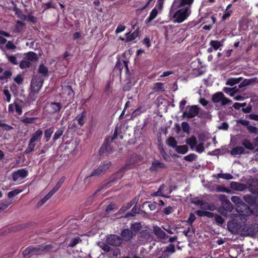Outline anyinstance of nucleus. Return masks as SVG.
<instances>
[{
    "instance_id": "f257e3e1",
    "label": "nucleus",
    "mask_w": 258,
    "mask_h": 258,
    "mask_svg": "<svg viewBox=\"0 0 258 258\" xmlns=\"http://www.w3.org/2000/svg\"><path fill=\"white\" fill-rule=\"evenodd\" d=\"M42 135L43 131L41 128L37 130L31 135L28 146L25 150L26 153H30L34 150L36 146V143L41 141Z\"/></svg>"
},
{
    "instance_id": "f03ea898",
    "label": "nucleus",
    "mask_w": 258,
    "mask_h": 258,
    "mask_svg": "<svg viewBox=\"0 0 258 258\" xmlns=\"http://www.w3.org/2000/svg\"><path fill=\"white\" fill-rule=\"evenodd\" d=\"M179 8L173 16V18L175 19L174 21L178 23L184 21L191 14V11H189V9Z\"/></svg>"
},
{
    "instance_id": "7ed1b4c3",
    "label": "nucleus",
    "mask_w": 258,
    "mask_h": 258,
    "mask_svg": "<svg viewBox=\"0 0 258 258\" xmlns=\"http://www.w3.org/2000/svg\"><path fill=\"white\" fill-rule=\"evenodd\" d=\"M44 82V79L42 76H34L31 83V89L32 93H34L33 95L39 93L41 89Z\"/></svg>"
},
{
    "instance_id": "20e7f679",
    "label": "nucleus",
    "mask_w": 258,
    "mask_h": 258,
    "mask_svg": "<svg viewBox=\"0 0 258 258\" xmlns=\"http://www.w3.org/2000/svg\"><path fill=\"white\" fill-rule=\"evenodd\" d=\"M65 180V177H62L57 182L55 186L50 191L38 204V207L42 206L46 201H47L61 186Z\"/></svg>"
},
{
    "instance_id": "39448f33",
    "label": "nucleus",
    "mask_w": 258,
    "mask_h": 258,
    "mask_svg": "<svg viewBox=\"0 0 258 258\" xmlns=\"http://www.w3.org/2000/svg\"><path fill=\"white\" fill-rule=\"evenodd\" d=\"M214 103L221 102V105L225 106L232 103V101L226 98L222 92H218L214 94L211 99Z\"/></svg>"
},
{
    "instance_id": "423d86ee",
    "label": "nucleus",
    "mask_w": 258,
    "mask_h": 258,
    "mask_svg": "<svg viewBox=\"0 0 258 258\" xmlns=\"http://www.w3.org/2000/svg\"><path fill=\"white\" fill-rule=\"evenodd\" d=\"M231 200L232 202L238 205L236 207V211L240 215H245V212H246L248 209L247 205L245 204L239 197L232 196Z\"/></svg>"
},
{
    "instance_id": "0eeeda50",
    "label": "nucleus",
    "mask_w": 258,
    "mask_h": 258,
    "mask_svg": "<svg viewBox=\"0 0 258 258\" xmlns=\"http://www.w3.org/2000/svg\"><path fill=\"white\" fill-rule=\"evenodd\" d=\"M111 142L108 139H105L103 143L99 150L100 156H107L113 152V147L111 146Z\"/></svg>"
},
{
    "instance_id": "6e6552de",
    "label": "nucleus",
    "mask_w": 258,
    "mask_h": 258,
    "mask_svg": "<svg viewBox=\"0 0 258 258\" xmlns=\"http://www.w3.org/2000/svg\"><path fill=\"white\" fill-rule=\"evenodd\" d=\"M110 164L109 162L104 163L100 165L98 168L93 170L91 174L87 177L99 176L102 174L105 173L110 168Z\"/></svg>"
},
{
    "instance_id": "1a4fd4ad",
    "label": "nucleus",
    "mask_w": 258,
    "mask_h": 258,
    "mask_svg": "<svg viewBox=\"0 0 258 258\" xmlns=\"http://www.w3.org/2000/svg\"><path fill=\"white\" fill-rule=\"evenodd\" d=\"M227 228L233 234H236L241 231L242 226L235 219L232 220L227 223Z\"/></svg>"
},
{
    "instance_id": "9d476101",
    "label": "nucleus",
    "mask_w": 258,
    "mask_h": 258,
    "mask_svg": "<svg viewBox=\"0 0 258 258\" xmlns=\"http://www.w3.org/2000/svg\"><path fill=\"white\" fill-rule=\"evenodd\" d=\"M122 242V238L115 234H111L106 237V242L112 246H119Z\"/></svg>"
},
{
    "instance_id": "9b49d317",
    "label": "nucleus",
    "mask_w": 258,
    "mask_h": 258,
    "mask_svg": "<svg viewBox=\"0 0 258 258\" xmlns=\"http://www.w3.org/2000/svg\"><path fill=\"white\" fill-rule=\"evenodd\" d=\"M27 175L28 172L27 170L24 169H19L13 173V180L14 181L20 182Z\"/></svg>"
},
{
    "instance_id": "f8f14e48",
    "label": "nucleus",
    "mask_w": 258,
    "mask_h": 258,
    "mask_svg": "<svg viewBox=\"0 0 258 258\" xmlns=\"http://www.w3.org/2000/svg\"><path fill=\"white\" fill-rule=\"evenodd\" d=\"M233 206L230 201L228 200H225L222 201L221 207L219 209L218 211L223 215L226 216V214L224 211L227 212H231L233 210Z\"/></svg>"
},
{
    "instance_id": "ddd939ff",
    "label": "nucleus",
    "mask_w": 258,
    "mask_h": 258,
    "mask_svg": "<svg viewBox=\"0 0 258 258\" xmlns=\"http://www.w3.org/2000/svg\"><path fill=\"white\" fill-rule=\"evenodd\" d=\"M123 67L125 68L126 72H129L128 68V62L126 60H121L120 59H118L116 63L115 67L114 68V71H118V72L120 74L121 71L122 69L123 68Z\"/></svg>"
},
{
    "instance_id": "4468645a",
    "label": "nucleus",
    "mask_w": 258,
    "mask_h": 258,
    "mask_svg": "<svg viewBox=\"0 0 258 258\" xmlns=\"http://www.w3.org/2000/svg\"><path fill=\"white\" fill-rule=\"evenodd\" d=\"M153 232L155 235L161 239H165L168 237V236L166 235L164 231L161 228L157 226L153 227Z\"/></svg>"
},
{
    "instance_id": "2eb2a0df",
    "label": "nucleus",
    "mask_w": 258,
    "mask_h": 258,
    "mask_svg": "<svg viewBox=\"0 0 258 258\" xmlns=\"http://www.w3.org/2000/svg\"><path fill=\"white\" fill-rule=\"evenodd\" d=\"M50 247V245L45 244L38 245L36 247L31 246V248L33 249H32V254H39L40 252L46 249H49Z\"/></svg>"
},
{
    "instance_id": "dca6fc26",
    "label": "nucleus",
    "mask_w": 258,
    "mask_h": 258,
    "mask_svg": "<svg viewBox=\"0 0 258 258\" xmlns=\"http://www.w3.org/2000/svg\"><path fill=\"white\" fill-rule=\"evenodd\" d=\"M122 240L128 241H130L134 236V233L128 229H124L122 230L121 233Z\"/></svg>"
},
{
    "instance_id": "f3484780",
    "label": "nucleus",
    "mask_w": 258,
    "mask_h": 258,
    "mask_svg": "<svg viewBox=\"0 0 258 258\" xmlns=\"http://www.w3.org/2000/svg\"><path fill=\"white\" fill-rule=\"evenodd\" d=\"M87 111L84 109L81 114H78L75 118V120L77 121L78 124L81 126H83L86 122Z\"/></svg>"
},
{
    "instance_id": "a211bd4d",
    "label": "nucleus",
    "mask_w": 258,
    "mask_h": 258,
    "mask_svg": "<svg viewBox=\"0 0 258 258\" xmlns=\"http://www.w3.org/2000/svg\"><path fill=\"white\" fill-rule=\"evenodd\" d=\"M165 187L166 186L164 184L161 185L158 190L153 194V196L164 197L167 198H170V197L168 196V194H167V192L168 190L165 189Z\"/></svg>"
},
{
    "instance_id": "6ab92c4d",
    "label": "nucleus",
    "mask_w": 258,
    "mask_h": 258,
    "mask_svg": "<svg viewBox=\"0 0 258 258\" xmlns=\"http://www.w3.org/2000/svg\"><path fill=\"white\" fill-rule=\"evenodd\" d=\"M248 189L252 193H258V179L250 180L249 182Z\"/></svg>"
},
{
    "instance_id": "aec40b11",
    "label": "nucleus",
    "mask_w": 258,
    "mask_h": 258,
    "mask_svg": "<svg viewBox=\"0 0 258 258\" xmlns=\"http://www.w3.org/2000/svg\"><path fill=\"white\" fill-rule=\"evenodd\" d=\"M199 107L197 105H192L189 107L188 111V119L195 117L199 113Z\"/></svg>"
},
{
    "instance_id": "412c9836",
    "label": "nucleus",
    "mask_w": 258,
    "mask_h": 258,
    "mask_svg": "<svg viewBox=\"0 0 258 258\" xmlns=\"http://www.w3.org/2000/svg\"><path fill=\"white\" fill-rule=\"evenodd\" d=\"M139 28L138 27L137 30L134 31L133 33H131L130 32H128L125 33V35L126 36L125 42H128L131 41L135 40L139 35Z\"/></svg>"
},
{
    "instance_id": "4be33fe9",
    "label": "nucleus",
    "mask_w": 258,
    "mask_h": 258,
    "mask_svg": "<svg viewBox=\"0 0 258 258\" xmlns=\"http://www.w3.org/2000/svg\"><path fill=\"white\" fill-rule=\"evenodd\" d=\"M194 2V0H180L178 7L189 9V11H191V6Z\"/></svg>"
},
{
    "instance_id": "5701e85b",
    "label": "nucleus",
    "mask_w": 258,
    "mask_h": 258,
    "mask_svg": "<svg viewBox=\"0 0 258 258\" xmlns=\"http://www.w3.org/2000/svg\"><path fill=\"white\" fill-rule=\"evenodd\" d=\"M230 186L233 189L238 191L244 190L246 188V186L244 184L234 181L231 183Z\"/></svg>"
},
{
    "instance_id": "b1692460",
    "label": "nucleus",
    "mask_w": 258,
    "mask_h": 258,
    "mask_svg": "<svg viewBox=\"0 0 258 258\" xmlns=\"http://www.w3.org/2000/svg\"><path fill=\"white\" fill-rule=\"evenodd\" d=\"M54 131L53 127H49L44 131V140L45 142H48L52 136V134Z\"/></svg>"
},
{
    "instance_id": "393cba45",
    "label": "nucleus",
    "mask_w": 258,
    "mask_h": 258,
    "mask_svg": "<svg viewBox=\"0 0 258 258\" xmlns=\"http://www.w3.org/2000/svg\"><path fill=\"white\" fill-rule=\"evenodd\" d=\"M25 58L31 63L37 61L38 59L37 54L33 51H30L27 53Z\"/></svg>"
},
{
    "instance_id": "a878e982",
    "label": "nucleus",
    "mask_w": 258,
    "mask_h": 258,
    "mask_svg": "<svg viewBox=\"0 0 258 258\" xmlns=\"http://www.w3.org/2000/svg\"><path fill=\"white\" fill-rule=\"evenodd\" d=\"M50 107L53 113L59 112L62 107L61 103L59 102H51L50 103Z\"/></svg>"
},
{
    "instance_id": "bb28decb",
    "label": "nucleus",
    "mask_w": 258,
    "mask_h": 258,
    "mask_svg": "<svg viewBox=\"0 0 258 258\" xmlns=\"http://www.w3.org/2000/svg\"><path fill=\"white\" fill-rule=\"evenodd\" d=\"M64 131V127L61 126L60 128H58L56 131L55 132L52 140L53 142L54 143L63 134V132Z\"/></svg>"
},
{
    "instance_id": "cd10ccee",
    "label": "nucleus",
    "mask_w": 258,
    "mask_h": 258,
    "mask_svg": "<svg viewBox=\"0 0 258 258\" xmlns=\"http://www.w3.org/2000/svg\"><path fill=\"white\" fill-rule=\"evenodd\" d=\"M256 78H251V79H245L243 81L238 85L239 88H242L243 87L249 86L251 85L252 83L255 82Z\"/></svg>"
},
{
    "instance_id": "c85d7f7f",
    "label": "nucleus",
    "mask_w": 258,
    "mask_h": 258,
    "mask_svg": "<svg viewBox=\"0 0 258 258\" xmlns=\"http://www.w3.org/2000/svg\"><path fill=\"white\" fill-rule=\"evenodd\" d=\"M152 165L150 167V169L152 171H158L161 168L165 167L163 162H152Z\"/></svg>"
},
{
    "instance_id": "c756f323",
    "label": "nucleus",
    "mask_w": 258,
    "mask_h": 258,
    "mask_svg": "<svg viewBox=\"0 0 258 258\" xmlns=\"http://www.w3.org/2000/svg\"><path fill=\"white\" fill-rule=\"evenodd\" d=\"M244 151V149L243 147L237 146L233 148L231 151V154L232 155H237L242 154Z\"/></svg>"
},
{
    "instance_id": "7c9ffc66",
    "label": "nucleus",
    "mask_w": 258,
    "mask_h": 258,
    "mask_svg": "<svg viewBox=\"0 0 258 258\" xmlns=\"http://www.w3.org/2000/svg\"><path fill=\"white\" fill-rule=\"evenodd\" d=\"M153 90L155 92H164V84L161 82H157L154 84Z\"/></svg>"
},
{
    "instance_id": "2f4dec72",
    "label": "nucleus",
    "mask_w": 258,
    "mask_h": 258,
    "mask_svg": "<svg viewBox=\"0 0 258 258\" xmlns=\"http://www.w3.org/2000/svg\"><path fill=\"white\" fill-rule=\"evenodd\" d=\"M241 78H231L228 79L226 84L230 86H233L235 84H238L241 80Z\"/></svg>"
},
{
    "instance_id": "473e14b6",
    "label": "nucleus",
    "mask_w": 258,
    "mask_h": 258,
    "mask_svg": "<svg viewBox=\"0 0 258 258\" xmlns=\"http://www.w3.org/2000/svg\"><path fill=\"white\" fill-rule=\"evenodd\" d=\"M32 65V63L29 62L26 58L24 57V59L20 61L19 67L22 69H25L30 68Z\"/></svg>"
},
{
    "instance_id": "72a5a7b5",
    "label": "nucleus",
    "mask_w": 258,
    "mask_h": 258,
    "mask_svg": "<svg viewBox=\"0 0 258 258\" xmlns=\"http://www.w3.org/2000/svg\"><path fill=\"white\" fill-rule=\"evenodd\" d=\"M131 230L134 233V235H135L136 233L142 228V225L140 223H135L131 225Z\"/></svg>"
},
{
    "instance_id": "f704fd0d",
    "label": "nucleus",
    "mask_w": 258,
    "mask_h": 258,
    "mask_svg": "<svg viewBox=\"0 0 258 258\" xmlns=\"http://www.w3.org/2000/svg\"><path fill=\"white\" fill-rule=\"evenodd\" d=\"M38 73L42 74L44 76H47L48 75V70L43 64H41L38 68Z\"/></svg>"
},
{
    "instance_id": "c9c22d12",
    "label": "nucleus",
    "mask_w": 258,
    "mask_h": 258,
    "mask_svg": "<svg viewBox=\"0 0 258 258\" xmlns=\"http://www.w3.org/2000/svg\"><path fill=\"white\" fill-rule=\"evenodd\" d=\"M148 124V120L147 119H145L142 123L137 125L136 129L137 131L140 132L141 134H143L145 126Z\"/></svg>"
},
{
    "instance_id": "e433bc0d",
    "label": "nucleus",
    "mask_w": 258,
    "mask_h": 258,
    "mask_svg": "<svg viewBox=\"0 0 258 258\" xmlns=\"http://www.w3.org/2000/svg\"><path fill=\"white\" fill-rule=\"evenodd\" d=\"M186 143L189 145L190 147L192 148L197 144L196 138L193 136L190 138H188L186 141Z\"/></svg>"
},
{
    "instance_id": "4c0bfd02",
    "label": "nucleus",
    "mask_w": 258,
    "mask_h": 258,
    "mask_svg": "<svg viewBox=\"0 0 258 258\" xmlns=\"http://www.w3.org/2000/svg\"><path fill=\"white\" fill-rule=\"evenodd\" d=\"M176 150L178 153L185 154L188 151V147L186 145L177 146Z\"/></svg>"
},
{
    "instance_id": "58836bf2",
    "label": "nucleus",
    "mask_w": 258,
    "mask_h": 258,
    "mask_svg": "<svg viewBox=\"0 0 258 258\" xmlns=\"http://www.w3.org/2000/svg\"><path fill=\"white\" fill-rule=\"evenodd\" d=\"M25 19L28 21L32 23L33 24H36L37 22V18L32 15V13H30L28 15H24Z\"/></svg>"
},
{
    "instance_id": "ea45409f",
    "label": "nucleus",
    "mask_w": 258,
    "mask_h": 258,
    "mask_svg": "<svg viewBox=\"0 0 258 258\" xmlns=\"http://www.w3.org/2000/svg\"><path fill=\"white\" fill-rule=\"evenodd\" d=\"M248 230L252 235L258 234V224H253L249 227Z\"/></svg>"
},
{
    "instance_id": "a19ab883",
    "label": "nucleus",
    "mask_w": 258,
    "mask_h": 258,
    "mask_svg": "<svg viewBox=\"0 0 258 258\" xmlns=\"http://www.w3.org/2000/svg\"><path fill=\"white\" fill-rule=\"evenodd\" d=\"M242 145L247 149L250 150H253L254 149L253 145L249 140H244L243 141Z\"/></svg>"
},
{
    "instance_id": "79ce46f5",
    "label": "nucleus",
    "mask_w": 258,
    "mask_h": 258,
    "mask_svg": "<svg viewBox=\"0 0 258 258\" xmlns=\"http://www.w3.org/2000/svg\"><path fill=\"white\" fill-rule=\"evenodd\" d=\"M140 236L145 238L146 240H150L152 239V236L150 232L147 230H143L140 232Z\"/></svg>"
},
{
    "instance_id": "37998d69",
    "label": "nucleus",
    "mask_w": 258,
    "mask_h": 258,
    "mask_svg": "<svg viewBox=\"0 0 258 258\" xmlns=\"http://www.w3.org/2000/svg\"><path fill=\"white\" fill-rule=\"evenodd\" d=\"M37 118V117H24L23 119H22L21 121L26 124H32L35 122V120H36Z\"/></svg>"
},
{
    "instance_id": "c03bdc74",
    "label": "nucleus",
    "mask_w": 258,
    "mask_h": 258,
    "mask_svg": "<svg viewBox=\"0 0 258 258\" xmlns=\"http://www.w3.org/2000/svg\"><path fill=\"white\" fill-rule=\"evenodd\" d=\"M210 44L215 50H217L222 45L220 42L217 40H211Z\"/></svg>"
},
{
    "instance_id": "a18cd8bd",
    "label": "nucleus",
    "mask_w": 258,
    "mask_h": 258,
    "mask_svg": "<svg viewBox=\"0 0 258 258\" xmlns=\"http://www.w3.org/2000/svg\"><path fill=\"white\" fill-rule=\"evenodd\" d=\"M7 57L11 63L13 64H18V62L16 57L13 55L6 54Z\"/></svg>"
},
{
    "instance_id": "49530a36",
    "label": "nucleus",
    "mask_w": 258,
    "mask_h": 258,
    "mask_svg": "<svg viewBox=\"0 0 258 258\" xmlns=\"http://www.w3.org/2000/svg\"><path fill=\"white\" fill-rule=\"evenodd\" d=\"M175 251V246L173 244H170L168 246H166L165 249L163 251L164 254L165 255L166 252L173 253Z\"/></svg>"
},
{
    "instance_id": "de8ad7c7",
    "label": "nucleus",
    "mask_w": 258,
    "mask_h": 258,
    "mask_svg": "<svg viewBox=\"0 0 258 258\" xmlns=\"http://www.w3.org/2000/svg\"><path fill=\"white\" fill-rule=\"evenodd\" d=\"M108 244L102 243L99 245L100 247L105 252H110L112 251V248H111L108 245Z\"/></svg>"
},
{
    "instance_id": "09e8293b",
    "label": "nucleus",
    "mask_w": 258,
    "mask_h": 258,
    "mask_svg": "<svg viewBox=\"0 0 258 258\" xmlns=\"http://www.w3.org/2000/svg\"><path fill=\"white\" fill-rule=\"evenodd\" d=\"M117 132H118V128L116 126L115 128V130L114 131V134H113V136L112 137H110V136L107 137L105 138L107 139H108V140H109V141L111 142V143H113L114 140L115 139H116L117 137Z\"/></svg>"
},
{
    "instance_id": "8fccbe9b",
    "label": "nucleus",
    "mask_w": 258,
    "mask_h": 258,
    "mask_svg": "<svg viewBox=\"0 0 258 258\" xmlns=\"http://www.w3.org/2000/svg\"><path fill=\"white\" fill-rule=\"evenodd\" d=\"M215 222L219 225H222L225 221L224 219L219 215H215L214 216Z\"/></svg>"
},
{
    "instance_id": "3c124183",
    "label": "nucleus",
    "mask_w": 258,
    "mask_h": 258,
    "mask_svg": "<svg viewBox=\"0 0 258 258\" xmlns=\"http://www.w3.org/2000/svg\"><path fill=\"white\" fill-rule=\"evenodd\" d=\"M21 192H22L21 190L17 189H15V190H13L12 191L9 192L8 194V196L9 198H12L16 196V195H18L19 194H20Z\"/></svg>"
},
{
    "instance_id": "603ef678",
    "label": "nucleus",
    "mask_w": 258,
    "mask_h": 258,
    "mask_svg": "<svg viewBox=\"0 0 258 258\" xmlns=\"http://www.w3.org/2000/svg\"><path fill=\"white\" fill-rule=\"evenodd\" d=\"M134 203H133V202H131L130 203H127L126 205L120 208V209L119 211V212L120 213H121L129 209L133 205Z\"/></svg>"
},
{
    "instance_id": "864d4df0",
    "label": "nucleus",
    "mask_w": 258,
    "mask_h": 258,
    "mask_svg": "<svg viewBox=\"0 0 258 258\" xmlns=\"http://www.w3.org/2000/svg\"><path fill=\"white\" fill-rule=\"evenodd\" d=\"M168 145L173 148L176 147L177 142L173 137H170L168 140Z\"/></svg>"
},
{
    "instance_id": "5fc2aeb1",
    "label": "nucleus",
    "mask_w": 258,
    "mask_h": 258,
    "mask_svg": "<svg viewBox=\"0 0 258 258\" xmlns=\"http://www.w3.org/2000/svg\"><path fill=\"white\" fill-rule=\"evenodd\" d=\"M81 241V240L80 238L77 237L73 239L70 243L69 244V246L71 247H74L75 245H76L77 244H78Z\"/></svg>"
},
{
    "instance_id": "6e6d98bb",
    "label": "nucleus",
    "mask_w": 258,
    "mask_h": 258,
    "mask_svg": "<svg viewBox=\"0 0 258 258\" xmlns=\"http://www.w3.org/2000/svg\"><path fill=\"white\" fill-rule=\"evenodd\" d=\"M181 127L184 132L188 133L190 129V126L188 123L186 122H182L181 123Z\"/></svg>"
},
{
    "instance_id": "4d7b16f0",
    "label": "nucleus",
    "mask_w": 258,
    "mask_h": 258,
    "mask_svg": "<svg viewBox=\"0 0 258 258\" xmlns=\"http://www.w3.org/2000/svg\"><path fill=\"white\" fill-rule=\"evenodd\" d=\"M15 110L19 115H21L22 113L21 106L16 102H15Z\"/></svg>"
},
{
    "instance_id": "13d9d810",
    "label": "nucleus",
    "mask_w": 258,
    "mask_h": 258,
    "mask_svg": "<svg viewBox=\"0 0 258 258\" xmlns=\"http://www.w3.org/2000/svg\"><path fill=\"white\" fill-rule=\"evenodd\" d=\"M65 91H68V95L69 96H74L75 93L72 89V87L70 85H67L64 87Z\"/></svg>"
},
{
    "instance_id": "bf43d9fd",
    "label": "nucleus",
    "mask_w": 258,
    "mask_h": 258,
    "mask_svg": "<svg viewBox=\"0 0 258 258\" xmlns=\"http://www.w3.org/2000/svg\"><path fill=\"white\" fill-rule=\"evenodd\" d=\"M247 128L248 130V131L251 133H254L255 134H258V128L255 126L249 125L247 127Z\"/></svg>"
},
{
    "instance_id": "052dcab7",
    "label": "nucleus",
    "mask_w": 258,
    "mask_h": 258,
    "mask_svg": "<svg viewBox=\"0 0 258 258\" xmlns=\"http://www.w3.org/2000/svg\"><path fill=\"white\" fill-rule=\"evenodd\" d=\"M125 29V26L124 25L119 24L117 26L115 32L116 34H118V33H121V32H123V31H124Z\"/></svg>"
},
{
    "instance_id": "680f3d73",
    "label": "nucleus",
    "mask_w": 258,
    "mask_h": 258,
    "mask_svg": "<svg viewBox=\"0 0 258 258\" xmlns=\"http://www.w3.org/2000/svg\"><path fill=\"white\" fill-rule=\"evenodd\" d=\"M4 94L6 98V101L8 102H10L11 99V94H10L9 91L8 89H4Z\"/></svg>"
},
{
    "instance_id": "e2e57ef3",
    "label": "nucleus",
    "mask_w": 258,
    "mask_h": 258,
    "mask_svg": "<svg viewBox=\"0 0 258 258\" xmlns=\"http://www.w3.org/2000/svg\"><path fill=\"white\" fill-rule=\"evenodd\" d=\"M196 157L197 155L195 154H190L189 155L185 156L184 157V159L186 161H192Z\"/></svg>"
},
{
    "instance_id": "0e129e2a",
    "label": "nucleus",
    "mask_w": 258,
    "mask_h": 258,
    "mask_svg": "<svg viewBox=\"0 0 258 258\" xmlns=\"http://www.w3.org/2000/svg\"><path fill=\"white\" fill-rule=\"evenodd\" d=\"M218 176L225 179H231L233 176L230 174H219Z\"/></svg>"
},
{
    "instance_id": "69168bd1",
    "label": "nucleus",
    "mask_w": 258,
    "mask_h": 258,
    "mask_svg": "<svg viewBox=\"0 0 258 258\" xmlns=\"http://www.w3.org/2000/svg\"><path fill=\"white\" fill-rule=\"evenodd\" d=\"M246 105V103H240L238 102H235L233 104V107L235 109L239 110L241 107H244Z\"/></svg>"
},
{
    "instance_id": "338daca9",
    "label": "nucleus",
    "mask_w": 258,
    "mask_h": 258,
    "mask_svg": "<svg viewBox=\"0 0 258 258\" xmlns=\"http://www.w3.org/2000/svg\"><path fill=\"white\" fill-rule=\"evenodd\" d=\"M11 203L6 202L0 204V212H1L4 210L6 209L10 205Z\"/></svg>"
},
{
    "instance_id": "774afa93",
    "label": "nucleus",
    "mask_w": 258,
    "mask_h": 258,
    "mask_svg": "<svg viewBox=\"0 0 258 258\" xmlns=\"http://www.w3.org/2000/svg\"><path fill=\"white\" fill-rule=\"evenodd\" d=\"M205 150L204 146L203 144L200 143L196 146V151L198 153H201Z\"/></svg>"
}]
</instances>
